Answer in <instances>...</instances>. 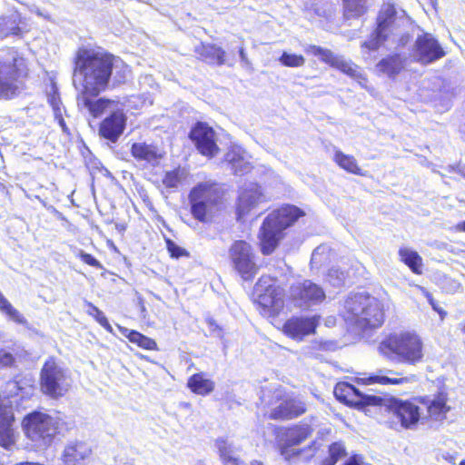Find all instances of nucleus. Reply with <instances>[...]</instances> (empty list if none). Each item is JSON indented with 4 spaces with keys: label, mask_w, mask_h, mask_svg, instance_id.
<instances>
[{
    "label": "nucleus",
    "mask_w": 465,
    "mask_h": 465,
    "mask_svg": "<svg viewBox=\"0 0 465 465\" xmlns=\"http://www.w3.org/2000/svg\"><path fill=\"white\" fill-rule=\"evenodd\" d=\"M346 278L347 272L335 267H332L327 274L328 282L334 287L342 286L345 283Z\"/></svg>",
    "instance_id": "nucleus-44"
},
{
    "label": "nucleus",
    "mask_w": 465,
    "mask_h": 465,
    "mask_svg": "<svg viewBox=\"0 0 465 465\" xmlns=\"http://www.w3.org/2000/svg\"><path fill=\"white\" fill-rule=\"evenodd\" d=\"M130 74V69L121 59L114 56L113 76L116 84H122L126 81Z\"/></svg>",
    "instance_id": "nucleus-40"
},
{
    "label": "nucleus",
    "mask_w": 465,
    "mask_h": 465,
    "mask_svg": "<svg viewBox=\"0 0 465 465\" xmlns=\"http://www.w3.org/2000/svg\"><path fill=\"white\" fill-rule=\"evenodd\" d=\"M9 386H12L13 388H16L17 387V384L15 381H12L9 383Z\"/></svg>",
    "instance_id": "nucleus-63"
},
{
    "label": "nucleus",
    "mask_w": 465,
    "mask_h": 465,
    "mask_svg": "<svg viewBox=\"0 0 465 465\" xmlns=\"http://www.w3.org/2000/svg\"><path fill=\"white\" fill-rule=\"evenodd\" d=\"M379 351L389 360L409 365H416L424 358L423 341L414 331L389 335L380 343Z\"/></svg>",
    "instance_id": "nucleus-2"
},
{
    "label": "nucleus",
    "mask_w": 465,
    "mask_h": 465,
    "mask_svg": "<svg viewBox=\"0 0 465 465\" xmlns=\"http://www.w3.org/2000/svg\"><path fill=\"white\" fill-rule=\"evenodd\" d=\"M308 451L310 452L308 454V456L306 457V460H309L311 458H312L315 454V451H316V447L314 445V443L311 444L308 448H307Z\"/></svg>",
    "instance_id": "nucleus-59"
},
{
    "label": "nucleus",
    "mask_w": 465,
    "mask_h": 465,
    "mask_svg": "<svg viewBox=\"0 0 465 465\" xmlns=\"http://www.w3.org/2000/svg\"><path fill=\"white\" fill-rule=\"evenodd\" d=\"M20 21V16L18 14H13L7 20L6 24L9 25L5 29V35H19L21 33V29L18 25Z\"/></svg>",
    "instance_id": "nucleus-47"
},
{
    "label": "nucleus",
    "mask_w": 465,
    "mask_h": 465,
    "mask_svg": "<svg viewBox=\"0 0 465 465\" xmlns=\"http://www.w3.org/2000/svg\"><path fill=\"white\" fill-rule=\"evenodd\" d=\"M371 296L365 293L350 295L344 302L343 318L351 325L358 327V320L364 312Z\"/></svg>",
    "instance_id": "nucleus-21"
},
{
    "label": "nucleus",
    "mask_w": 465,
    "mask_h": 465,
    "mask_svg": "<svg viewBox=\"0 0 465 465\" xmlns=\"http://www.w3.org/2000/svg\"><path fill=\"white\" fill-rule=\"evenodd\" d=\"M403 67V61L400 54L391 55L381 60L377 64V69L390 77L398 74Z\"/></svg>",
    "instance_id": "nucleus-34"
},
{
    "label": "nucleus",
    "mask_w": 465,
    "mask_h": 465,
    "mask_svg": "<svg viewBox=\"0 0 465 465\" xmlns=\"http://www.w3.org/2000/svg\"><path fill=\"white\" fill-rule=\"evenodd\" d=\"M446 53L439 41L429 33L419 35L412 48L413 59L421 64H432L443 56Z\"/></svg>",
    "instance_id": "nucleus-12"
},
{
    "label": "nucleus",
    "mask_w": 465,
    "mask_h": 465,
    "mask_svg": "<svg viewBox=\"0 0 465 465\" xmlns=\"http://www.w3.org/2000/svg\"><path fill=\"white\" fill-rule=\"evenodd\" d=\"M187 387L193 393L205 396L213 391L215 384L204 372H199L188 379Z\"/></svg>",
    "instance_id": "nucleus-31"
},
{
    "label": "nucleus",
    "mask_w": 465,
    "mask_h": 465,
    "mask_svg": "<svg viewBox=\"0 0 465 465\" xmlns=\"http://www.w3.org/2000/svg\"><path fill=\"white\" fill-rule=\"evenodd\" d=\"M279 62L287 67H301L304 65L305 58L302 54L283 52L279 58Z\"/></svg>",
    "instance_id": "nucleus-42"
},
{
    "label": "nucleus",
    "mask_w": 465,
    "mask_h": 465,
    "mask_svg": "<svg viewBox=\"0 0 465 465\" xmlns=\"http://www.w3.org/2000/svg\"><path fill=\"white\" fill-rule=\"evenodd\" d=\"M89 309L87 311L88 314L93 316L94 319L97 317V315H100L103 312L100 311L97 307L94 306L93 304H89Z\"/></svg>",
    "instance_id": "nucleus-57"
},
{
    "label": "nucleus",
    "mask_w": 465,
    "mask_h": 465,
    "mask_svg": "<svg viewBox=\"0 0 465 465\" xmlns=\"http://www.w3.org/2000/svg\"><path fill=\"white\" fill-rule=\"evenodd\" d=\"M119 329H120L121 332L124 336H126L132 343H135L139 347L145 349V350H150V351L158 350L157 343L155 342L154 340H153L136 331H131L126 328H122L120 326H119Z\"/></svg>",
    "instance_id": "nucleus-35"
},
{
    "label": "nucleus",
    "mask_w": 465,
    "mask_h": 465,
    "mask_svg": "<svg viewBox=\"0 0 465 465\" xmlns=\"http://www.w3.org/2000/svg\"><path fill=\"white\" fill-rule=\"evenodd\" d=\"M125 126V117L122 112H114L101 124L100 134L104 138L115 142L123 134Z\"/></svg>",
    "instance_id": "nucleus-27"
},
{
    "label": "nucleus",
    "mask_w": 465,
    "mask_h": 465,
    "mask_svg": "<svg viewBox=\"0 0 465 465\" xmlns=\"http://www.w3.org/2000/svg\"><path fill=\"white\" fill-rule=\"evenodd\" d=\"M214 136V131L203 123H198L190 133L198 151L206 156H213L218 151Z\"/></svg>",
    "instance_id": "nucleus-17"
},
{
    "label": "nucleus",
    "mask_w": 465,
    "mask_h": 465,
    "mask_svg": "<svg viewBox=\"0 0 465 465\" xmlns=\"http://www.w3.org/2000/svg\"><path fill=\"white\" fill-rule=\"evenodd\" d=\"M114 70V56L91 48H79L74 57V84L87 94H100L107 88Z\"/></svg>",
    "instance_id": "nucleus-1"
},
{
    "label": "nucleus",
    "mask_w": 465,
    "mask_h": 465,
    "mask_svg": "<svg viewBox=\"0 0 465 465\" xmlns=\"http://www.w3.org/2000/svg\"><path fill=\"white\" fill-rule=\"evenodd\" d=\"M401 261L403 262L414 273H421L422 259L419 253L410 248L402 247L399 250Z\"/></svg>",
    "instance_id": "nucleus-36"
},
{
    "label": "nucleus",
    "mask_w": 465,
    "mask_h": 465,
    "mask_svg": "<svg viewBox=\"0 0 465 465\" xmlns=\"http://www.w3.org/2000/svg\"><path fill=\"white\" fill-rule=\"evenodd\" d=\"M239 54H240V57H241V60H242V63L249 64V60L247 58V55H246V53H245V50H244L243 46H241L239 48Z\"/></svg>",
    "instance_id": "nucleus-58"
},
{
    "label": "nucleus",
    "mask_w": 465,
    "mask_h": 465,
    "mask_svg": "<svg viewBox=\"0 0 465 465\" xmlns=\"http://www.w3.org/2000/svg\"><path fill=\"white\" fill-rule=\"evenodd\" d=\"M263 200L264 196L257 184L252 183L247 188H244L238 199V219H242Z\"/></svg>",
    "instance_id": "nucleus-23"
},
{
    "label": "nucleus",
    "mask_w": 465,
    "mask_h": 465,
    "mask_svg": "<svg viewBox=\"0 0 465 465\" xmlns=\"http://www.w3.org/2000/svg\"><path fill=\"white\" fill-rule=\"evenodd\" d=\"M442 289L447 292L455 293L460 291L461 284L457 280L445 277L442 281Z\"/></svg>",
    "instance_id": "nucleus-50"
},
{
    "label": "nucleus",
    "mask_w": 465,
    "mask_h": 465,
    "mask_svg": "<svg viewBox=\"0 0 465 465\" xmlns=\"http://www.w3.org/2000/svg\"><path fill=\"white\" fill-rule=\"evenodd\" d=\"M223 465H248L238 455L240 449L225 438H218L214 443Z\"/></svg>",
    "instance_id": "nucleus-28"
},
{
    "label": "nucleus",
    "mask_w": 465,
    "mask_h": 465,
    "mask_svg": "<svg viewBox=\"0 0 465 465\" xmlns=\"http://www.w3.org/2000/svg\"><path fill=\"white\" fill-rule=\"evenodd\" d=\"M195 53L208 64L217 65L225 64V51L215 45L202 44L195 47Z\"/></svg>",
    "instance_id": "nucleus-29"
},
{
    "label": "nucleus",
    "mask_w": 465,
    "mask_h": 465,
    "mask_svg": "<svg viewBox=\"0 0 465 465\" xmlns=\"http://www.w3.org/2000/svg\"><path fill=\"white\" fill-rule=\"evenodd\" d=\"M167 250L170 252V255L173 258H179L183 255H187V252L184 249L178 246L175 242L171 240L166 241Z\"/></svg>",
    "instance_id": "nucleus-51"
},
{
    "label": "nucleus",
    "mask_w": 465,
    "mask_h": 465,
    "mask_svg": "<svg viewBox=\"0 0 465 465\" xmlns=\"http://www.w3.org/2000/svg\"><path fill=\"white\" fill-rule=\"evenodd\" d=\"M48 102L54 110V117L59 121L60 125L64 127V122L62 117L63 114H62L61 101H60V97H59L54 87H53V93H50L48 94Z\"/></svg>",
    "instance_id": "nucleus-43"
},
{
    "label": "nucleus",
    "mask_w": 465,
    "mask_h": 465,
    "mask_svg": "<svg viewBox=\"0 0 465 465\" xmlns=\"http://www.w3.org/2000/svg\"><path fill=\"white\" fill-rule=\"evenodd\" d=\"M304 51L314 56L319 57L322 61L327 64L328 60L331 57L332 52L329 49H324L321 46L307 45L304 46Z\"/></svg>",
    "instance_id": "nucleus-46"
},
{
    "label": "nucleus",
    "mask_w": 465,
    "mask_h": 465,
    "mask_svg": "<svg viewBox=\"0 0 465 465\" xmlns=\"http://www.w3.org/2000/svg\"><path fill=\"white\" fill-rule=\"evenodd\" d=\"M288 297L294 306L310 308L322 302L326 295L320 285L310 280H303L291 285Z\"/></svg>",
    "instance_id": "nucleus-10"
},
{
    "label": "nucleus",
    "mask_w": 465,
    "mask_h": 465,
    "mask_svg": "<svg viewBox=\"0 0 465 465\" xmlns=\"http://www.w3.org/2000/svg\"><path fill=\"white\" fill-rule=\"evenodd\" d=\"M333 392L337 400L357 409L380 405L382 401L381 397L365 394L348 382L337 383Z\"/></svg>",
    "instance_id": "nucleus-13"
},
{
    "label": "nucleus",
    "mask_w": 465,
    "mask_h": 465,
    "mask_svg": "<svg viewBox=\"0 0 465 465\" xmlns=\"http://www.w3.org/2000/svg\"><path fill=\"white\" fill-rule=\"evenodd\" d=\"M302 215L303 212L294 205H284L271 213L261 227L262 252L271 254L283 238V231Z\"/></svg>",
    "instance_id": "nucleus-3"
},
{
    "label": "nucleus",
    "mask_w": 465,
    "mask_h": 465,
    "mask_svg": "<svg viewBox=\"0 0 465 465\" xmlns=\"http://www.w3.org/2000/svg\"><path fill=\"white\" fill-rule=\"evenodd\" d=\"M91 452V448L84 442H70L62 454L63 465H84Z\"/></svg>",
    "instance_id": "nucleus-24"
},
{
    "label": "nucleus",
    "mask_w": 465,
    "mask_h": 465,
    "mask_svg": "<svg viewBox=\"0 0 465 465\" xmlns=\"http://www.w3.org/2000/svg\"><path fill=\"white\" fill-rule=\"evenodd\" d=\"M273 397L276 401H281L279 406L271 411L270 417L273 420L293 419L306 411V404L302 400L285 395L282 388L274 391Z\"/></svg>",
    "instance_id": "nucleus-14"
},
{
    "label": "nucleus",
    "mask_w": 465,
    "mask_h": 465,
    "mask_svg": "<svg viewBox=\"0 0 465 465\" xmlns=\"http://www.w3.org/2000/svg\"><path fill=\"white\" fill-rule=\"evenodd\" d=\"M391 19H393L392 23L399 26L406 22L403 16L396 17V10L393 5H383L378 17V27L371 35V39L362 43L363 50L376 51L384 42L389 40L388 31L391 30Z\"/></svg>",
    "instance_id": "nucleus-11"
},
{
    "label": "nucleus",
    "mask_w": 465,
    "mask_h": 465,
    "mask_svg": "<svg viewBox=\"0 0 465 465\" xmlns=\"http://www.w3.org/2000/svg\"><path fill=\"white\" fill-rule=\"evenodd\" d=\"M15 415L12 401L0 397V446L10 450L15 444Z\"/></svg>",
    "instance_id": "nucleus-15"
},
{
    "label": "nucleus",
    "mask_w": 465,
    "mask_h": 465,
    "mask_svg": "<svg viewBox=\"0 0 465 465\" xmlns=\"http://www.w3.org/2000/svg\"><path fill=\"white\" fill-rule=\"evenodd\" d=\"M426 297H427V299H428V302H430V304L431 305L432 309H433L435 312H437L440 314V319H441V320H443V319H444V317H445V316H446V314H447V313H446V312H445V311H443L441 308H440V307L438 306V304L436 303V302L434 301V299L432 298V296H431L429 292H426Z\"/></svg>",
    "instance_id": "nucleus-54"
},
{
    "label": "nucleus",
    "mask_w": 465,
    "mask_h": 465,
    "mask_svg": "<svg viewBox=\"0 0 465 465\" xmlns=\"http://www.w3.org/2000/svg\"><path fill=\"white\" fill-rule=\"evenodd\" d=\"M195 465H205L203 461L199 460L195 463Z\"/></svg>",
    "instance_id": "nucleus-64"
},
{
    "label": "nucleus",
    "mask_w": 465,
    "mask_h": 465,
    "mask_svg": "<svg viewBox=\"0 0 465 465\" xmlns=\"http://www.w3.org/2000/svg\"><path fill=\"white\" fill-rule=\"evenodd\" d=\"M333 159L334 162L343 170L354 174L363 175L361 169L358 166L357 161L353 156L344 154L340 150H336Z\"/></svg>",
    "instance_id": "nucleus-37"
},
{
    "label": "nucleus",
    "mask_w": 465,
    "mask_h": 465,
    "mask_svg": "<svg viewBox=\"0 0 465 465\" xmlns=\"http://www.w3.org/2000/svg\"><path fill=\"white\" fill-rule=\"evenodd\" d=\"M79 256L84 263L95 268H102L100 262L97 261L93 255L81 252Z\"/></svg>",
    "instance_id": "nucleus-53"
},
{
    "label": "nucleus",
    "mask_w": 465,
    "mask_h": 465,
    "mask_svg": "<svg viewBox=\"0 0 465 465\" xmlns=\"http://www.w3.org/2000/svg\"><path fill=\"white\" fill-rule=\"evenodd\" d=\"M60 419L41 411L28 413L22 421L25 437L35 448L49 447L59 431Z\"/></svg>",
    "instance_id": "nucleus-4"
},
{
    "label": "nucleus",
    "mask_w": 465,
    "mask_h": 465,
    "mask_svg": "<svg viewBox=\"0 0 465 465\" xmlns=\"http://www.w3.org/2000/svg\"><path fill=\"white\" fill-rule=\"evenodd\" d=\"M251 465H262V463L259 460H253L251 462Z\"/></svg>",
    "instance_id": "nucleus-62"
},
{
    "label": "nucleus",
    "mask_w": 465,
    "mask_h": 465,
    "mask_svg": "<svg viewBox=\"0 0 465 465\" xmlns=\"http://www.w3.org/2000/svg\"><path fill=\"white\" fill-rule=\"evenodd\" d=\"M89 309L87 311L88 314L93 316L94 319L97 317V315H100L103 312L100 311L97 307L94 306L93 304H89Z\"/></svg>",
    "instance_id": "nucleus-56"
},
{
    "label": "nucleus",
    "mask_w": 465,
    "mask_h": 465,
    "mask_svg": "<svg viewBox=\"0 0 465 465\" xmlns=\"http://www.w3.org/2000/svg\"><path fill=\"white\" fill-rule=\"evenodd\" d=\"M318 322V316L292 317L284 323L283 332L293 340L302 341L305 336L314 333Z\"/></svg>",
    "instance_id": "nucleus-18"
},
{
    "label": "nucleus",
    "mask_w": 465,
    "mask_h": 465,
    "mask_svg": "<svg viewBox=\"0 0 465 465\" xmlns=\"http://www.w3.org/2000/svg\"><path fill=\"white\" fill-rule=\"evenodd\" d=\"M396 374L393 371H380L378 373L370 376L368 378L371 383H380V384H391V385H405L409 383H413L417 381L416 375H411L408 377H391V375Z\"/></svg>",
    "instance_id": "nucleus-33"
},
{
    "label": "nucleus",
    "mask_w": 465,
    "mask_h": 465,
    "mask_svg": "<svg viewBox=\"0 0 465 465\" xmlns=\"http://www.w3.org/2000/svg\"><path fill=\"white\" fill-rule=\"evenodd\" d=\"M100 94H87L85 90H80L77 94V105L81 109H86L91 115L97 117L113 103V101L99 98L94 100Z\"/></svg>",
    "instance_id": "nucleus-26"
},
{
    "label": "nucleus",
    "mask_w": 465,
    "mask_h": 465,
    "mask_svg": "<svg viewBox=\"0 0 465 465\" xmlns=\"http://www.w3.org/2000/svg\"><path fill=\"white\" fill-rule=\"evenodd\" d=\"M71 387L69 371L49 358L40 372V390L52 399L63 397Z\"/></svg>",
    "instance_id": "nucleus-6"
},
{
    "label": "nucleus",
    "mask_w": 465,
    "mask_h": 465,
    "mask_svg": "<svg viewBox=\"0 0 465 465\" xmlns=\"http://www.w3.org/2000/svg\"><path fill=\"white\" fill-rule=\"evenodd\" d=\"M346 456L345 446L341 442H334L329 447V458L334 459L337 462L340 459Z\"/></svg>",
    "instance_id": "nucleus-48"
},
{
    "label": "nucleus",
    "mask_w": 465,
    "mask_h": 465,
    "mask_svg": "<svg viewBox=\"0 0 465 465\" xmlns=\"http://www.w3.org/2000/svg\"><path fill=\"white\" fill-rule=\"evenodd\" d=\"M448 396L445 392H440L432 399L426 401L427 411L430 417L435 420H441L446 418V414L450 411V407L447 404Z\"/></svg>",
    "instance_id": "nucleus-30"
},
{
    "label": "nucleus",
    "mask_w": 465,
    "mask_h": 465,
    "mask_svg": "<svg viewBox=\"0 0 465 465\" xmlns=\"http://www.w3.org/2000/svg\"><path fill=\"white\" fill-rule=\"evenodd\" d=\"M329 248L327 245L318 246L312 252L311 262L314 265L322 264L326 260V257H324V255L327 254Z\"/></svg>",
    "instance_id": "nucleus-49"
},
{
    "label": "nucleus",
    "mask_w": 465,
    "mask_h": 465,
    "mask_svg": "<svg viewBox=\"0 0 465 465\" xmlns=\"http://www.w3.org/2000/svg\"><path fill=\"white\" fill-rule=\"evenodd\" d=\"M366 1L367 0H343L344 16L350 19L362 15L367 10Z\"/></svg>",
    "instance_id": "nucleus-39"
},
{
    "label": "nucleus",
    "mask_w": 465,
    "mask_h": 465,
    "mask_svg": "<svg viewBox=\"0 0 465 465\" xmlns=\"http://www.w3.org/2000/svg\"><path fill=\"white\" fill-rule=\"evenodd\" d=\"M255 291L259 293L257 302L264 314L274 316L283 309L284 291L274 279L262 276L255 285Z\"/></svg>",
    "instance_id": "nucleus-8"
},
{
    "label": "nucleus",
    "mask_w": 465,
    "mask_h": 465,
    "mask_svg": "<svg viewBox=\"0 0 465 465\" xmlns=\"http://www.w3.org/2000/svg\"><path fill=\"white\" fill-rule=\"evenodd\" d=\"M132 156L145 166H157L164 155L162 148L154 143L145 142L134 143L131 147Z\"/></svg>",
    "instance_id": "nucleus-19"
},
{
    "label": "nucleus",
    "mask_w": 465,
    "mask_h": 465,
    "mask_svg": "<svg viewBox=\"0 0 465 465\" xmlns=\"http://www.w3.org/2000/svg\"><path fill=\"white\" fill-rule=\"evenodd\" d=\"M335 464H336V461L334 460V459H330L329 457H327L321 462L320 465H335Z\"/></svg>",
    "instance_id": "nucleus-60"
},
{
    "label": "nucleus",
    "mask_w": 465,
    "mask_h": 465,
    "mask_svg": "<svg viewBox=\"0 0 465 465\" xmlns=\"http://www.w3.org/2000/svg\"><path fill=\"white\" fill-rule=\"evenodd\" d=\"M384 321V313L381 302L374 297H371L363 313L358 320V328H378Z\"/></svg>",
    "instance_id": "nucleus-22"
},
{
    "label": "nucleus",
    "mask_w": 465,
    "mask_h": 465,
    "mask_svg": "<svg viewBox=\"0 0 465 465\" xmlns=\"http://www.w3.org/2000/svg\"><path fill=\"white\" fill-rule=\"evenodd\" d=\"M228 256L233 270L243 281H252L256 276L259 267L255 262V253L247 242H233Z\"/></svg>",
    "instance_id": "nucleus-7"
},
{
    "label": "nucleus",
    "mask_w": 465,
    "mask_h": 465,
    "mask_svg": "<svg viewBox=\"0 0 465 465\" xmlns=\"http://www.w3.org/2000/svg\"><path fill=\"white\" fill-rule=\"evenodd\" d=\"M456 229H457V231H460V232H465V221L458 223L456 225Z\"/></svg>",
    "instance_id": "nucleus-61"
},
{
    "label": "nucleus",
    "mask_w": 465,
    "mask_h": 465,
    "mask_svg": "<svg viewBox=\"0 0 465 465\" xmlns=\"http://www.w3.org/2000/svg\"><path fill=\"white\" fill-rule=\"evenodd\" d=\"M17 93V73L15 65L0 62V99H11Z\"/></svg>",
    "instance_id": "nucleus-20"
},
{
    "label": "nucleus",
    "mask_w": 465,
    "mask_h": 465,
    "mask_svg": "<svg viewBox=\"0 0 465 465\" xmlns=\"http://www.w3.org/2000/svg\"><path fill=\"white\" fill-rule=\"evenodd\" d=\"M15 362V357L13 353L5 349H0V366L9 367Z\"/></svg>",
    "instance_id": "nucleus-52"
},
{
    "label": "nucleus",
    "mask_w": 465,
    "mask_h": 465,
    "mask_svg": "<svg viewBox=\"0 0 465 465\" xmlns=\"http://www.w3.org/2000/svg\"><path fill=\"white\" fill-rule=\"evenodd\" d=\"M183 177V172L180 169L166 172L163 183L168 188H175Z\"/></svg>",
    "instance_id": "nucleus-45"
},
{
    "label": "nucleus",
    "mask_w": 465,
    "mask_h": 465,
    "mask_svg": "<svg viewBox=\"0 0 465 465\" xmlns=\"http://www.w3.org/2000/svg\"><path fill=\"white\" fill-rule=\"evenodd\" d=\"M0 312L9 320L21 324L26 325V319L8 302V300L0 292Z\"/></svg>",
    "instance_id": "nucleus-38"
},
{
    "label": "nucleus",
    "mask_w": 465,
    "mask_h": 465,
    "mask_svg": "<svg viewBox=\"0 0 465 465\" xmlns=\"http://www.w3.org/2000/svg\"><path fill=\"white\" fill-rule=\"evenodd\" d=\"M312 430L308 424H300L281 429L277 432V444L280 454L285 460L298 457L306 450H294L292 446L299 445L312 435Z\"/></svg>",
    "instance_id": "nucleus-9"
},
{
    "label": "nucleus",
    "mask_w": 465,
    "mask_h": 465,
    "mask_svg": "<svg viewBox=\"0 0 465 465\" xmlns=\"http://www.w3.org/2000/svg\"><path fill=\"white\" fill-rule=\"evenodd\" d=\"M327 64L331 66L335 67L349 76L358 79L361 84L362 81H366L363 77L360 67L352 63L351 61L345 60L342 56L331 54V57L328 60Z\"/></svg>",
    "instance_id": "nucleus-32"
},
{
    "label": "nucleus",
    "mask_w": 465,
    "mask_h": 465,
    "mask_svg": "<svg viewBox=\"0 0 465 465\" xmlns=\"http://www.w3.org/2000/svg\"><path fill=\"white\" fill-rule=\"evenodd\" d=\"M402 16L406 19V22L404 24H401L400 26L397 25V24L392 23L393 19L390 20L391 23V26L390 28L391 30L388 31V35H389V39L391 37L392 38V41H395V38L397 37L399 45L404 46L409 42L410 37H409L408 34L402 33L401 28L408 24V19H407V17H405L404 14H402L401 15H396V17H402Z\"/></svg>",
    "instance_id": "nucleus-41"
},
{
    "label": "nucleus",
    "mask_w": 465,
    "mask_h": 465,
    "mask_svg": "<svg viewBox=\"0 0 465 465\" xmlns=\"http://www.w3.org/2000/svg\"><path fill=\"white\" fill-rule=\"evenodd\" d=\"M219 199L217 183L211 181L199 183L189 194L193 216L202 223H206L215 212Z\"/></svg>",
    "instance_id": "nucleus-5"
},
{
    "label": "nucleus",
    "mask_w": 465,
    "mask_h": 465,
    "mask_svg": "<svg viewBox=\"0 0 465 465\" xmlns=\"http://www.w3.org/2000/svg\"><path fill=\"white\" fill-rule=\"evenodd\" d=\"M389 410L404 429H414L420 418L419 407L408 401L393 400Z\"/></svg>",
    "instance_id": "nucleus-16"
},
{
    "label": "nucleus",
    "mask_w": 465,
    "mask_h": 465,
    "mask_svg": "<svg viewBox=\"0 0 465 465\" xmlns=\"http://www.w3.org/2000/svg\"><path fill=\"white\" fill-rule=\"evenodd\" d=\"M96 322L101 325L103 326L106 331H108L109 332H113V328L111 326V324L109 323L107 318L105 317V315L104 314V312L100 313V315H97V317L95 318Z\"/></svg>",
    "instance_id": "nucleus-55"
},
{
    "label": "nucleus",
    "mask_w": 465,
    "mask_h": 465,
    "mask_svg": "<svg viewBox=\"0 0 465 465\" xmlns=\"http://www.w3.org/2000/svg\"><path fill=\"white\" fill-rule=\"evenodd\" d=\"M225 161L235 174L242 175L252 169V163L246 151L238 145H233L225 154Z\"/></svg>",
    "instance_id": "nucleus-25"
}]
</instances>
